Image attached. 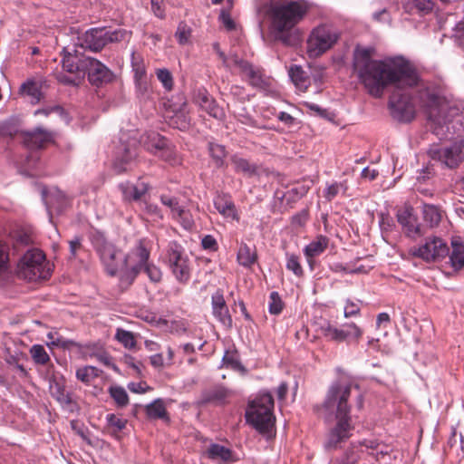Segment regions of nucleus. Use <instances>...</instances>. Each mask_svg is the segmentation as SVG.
<instances>
[{
	"label": "nucleus",
	"mask_w": 464,
	"mask_h": 464,
	"mask_svg": "<svg viewBox=\"0 0 464 464\" xmlns=\"http://www.w3.org/2000/svg\"><path fill=\"white\" fill-rule=\"evenodd\" d=\"M373 48L357 47L353 53V68L360 80L374 97H381L384 89L392 85L395 91L390 98L391 113L394 119L409 122L415 117V107L411 95L400 91L416 86L420 76L415 67L402 57L389 62L373 60Z\"/></svg>",
	"instance_id": "1"
},
{
	"label": "nucleus",
	"mask_w": 464,
	"mask_h": 464,
	"mask_svg": "<svg viewBox=\"0 0 464 464\" xmlns=\"http://www.w3.org/2000/svg\"><path fill=\"white\" fill-rule=\"evenodd\" d=\"M353 387L357 389L358 385L342 381L334 382L328 388L323 403L314 406L318 413L325 418L334 416L336 420V424L331 429L324 443L326 450L337 449L338 445L351 435L353 425L351 405L348 401Z\"/></svg>",
	"instance_id": "2"
},
{
	"label": "nucleus",
	"mask_w": 464,
	"mask_h": 464,
	"mask_svg": "<svg viewBox=\"0 0 464 464\" xmlns=\"http://www.w3.org/2000/svg\"><path fill=\"white\" fill-rule=\"evenodd\" d=\"M305 0H271L263 5L274 38L290 46L296 42L297 25L310 10Z\"/></svg>",
	"instance_id": "3"
},
{
	"label": "nucleus",
	"mask_w": 464,
	"mask_h": 464,
	"mask_svg": "<svg viewBox=\"0 0 464 464\" xmlns=\"http://www.w3.org/2000/svg\"><path fill=\"white\" fill-rule=\"evenodd\" d=\"M100 258L111 276L120 274L121 285H130L137 277L140 265L150 255V251L140 242L127 255L112 244L103 241L97 246Z\"/></svg>",
	"instance_id": "4"
},
{
	"label": "nucleus",
	"mask_w": 464,
	"mask_h": 464,
	"mask_svg": "<svg viewBox=\"0 0 464 464\" xmlns=\"http://www.w3.org/2000/svg\"><path fill=\"white\" fill-rule=\"evenodd\" d=\"M273 409L272 395L269 392L261 393L248 404L246 420L260 433L271 435L276 422Z\"/></svg>",
	"instance_id": "5"
},
{
	"label": "nucleus",
	"mask_w": 464,
	"mask_h": 464,
	"mask_svg": "<svg viewBox=\"0 0 464 464\" xmlns=\"http://www.w3.org/2000/svg\"><path fill=\"white\" fill-rule=\"evenodd\" d=\"M127 34L125 30H107L104 27L91 28L78 35L75 43L76 47L99 52L110 43L122 41Z\"/></svg>",
	"instance_id": "6"
},
{
	"label": "nucleus",
	"mask_w": 464,
	"mask_h": 464,
	"mask_svg": "<svg viewBox=\"0 0 464 464\" xmlns=\"http://www.w3.org/2000/svg\"><path fill=\"white\" fill-rule=\"evenodd\" d=\"M18 276L28 281L45 280L49 278L50 269L46 267L45 257L39 249L27 250L20 259L17 266Z\"/></svg>",
	"instance_id": "7"
},
{
	"label": "nucleus",
	"mask_w": 464,
	"mask_h": 464,
	"mask_svg": "<svg viewBox=\"0 0 464 464\" xmlns=\"http://www.w3.org/2000/svg\"><path fill=\"white\" fill-rule=\"evenodd\" d=\"M340 34L330 24H320L314 28L307 39V53L318 57L331 49L338 41Z\"/></svg>",
	"instance_id": "8"
},
{
	"label": "nucleus",
	"mask_w": 464,
	"mask_h": 464,
	"mask_svg": "<svg viewBox=\"0 0 464 464\" xmlns=\"http://www.w3.org/2000/svg\"><path fill=\"white\" fill-rule=\"evenodd\" d=\"M166 258L175 278L181 284L188 282L191 267L184 248L177 242H170L168 246Z\"/></svg>",
	"instance_id": "9"
},
{
	"label": "nucleus",
	"mask_w": 464,
	"mask_h": 464,
	"mask_svg": "<svg viewBox=\"0 0 464 464\" xmlns=\"http://www.w3.org/2000/svg\"><path fill=\"white\" fill-rule=\"evenodd\" d=\"M429 156L449 169H456L464 161V140L448 147L431 148Z\"/></svg>",
	"instance_id": "10"
},
{
	"label": "nucleus",
	"mask_w": 464,
	"mask_h": 464,
	"mask_svg": "<svg viewBox=\"0 0 464 464\" xmlns=\"http://www.w3.org/2000/svg\"><path fill=\"white\" fill-rule=\"evenodd\" d=\"M83 68L82 78L87 75L89 82L95 86L111 82L113 78V72L99 60L86 56L81 63Z\"/></svg>",
	"instance_id": "11"
},
{
	"label": "nucleus",
	"mask_w": 464,
	"mask_h": 464,
	"mask_svg": "<svg viewBox=\"0 0 464 464\" xmlns=\"http://www.w3.org/2000/svg\"><path fill=\"white\" fill-rule=\"evenodd\" d=\"M55 132L44 127L22 132V141L30 150H40L54 141Z\"/></svg>",
	"instance_id": "12"
},
{
	"label": "nucleus",
	"mask_w": 464,
	"mask_h": 464,
	"mask_svg": "<svg viewBox=\"0 0 464 464\" xmlns=\"http://www.w3.org/2000/svg\"><path fill=\"white\" fill-rule=\"evenodd\" d=\"M449 254L447 244L440 237L427 239L424 245L414 251V255L426 261L442 258Z\"/></svg>",
	"instance_id": "13"
},
{
	"label": "nucleus",
	"mask_w": 464,
	"mask_h": 464,
	"mask_svg": "<svg viewBox=\"0 0 464 464\" xmlns=\"http://www.w3.org/2000/svg\"><path fill=\"white\" fill-rule=\"evenodd\" d=\"M213 315L226 327H232V318L226 304L223 293L218 290L211 296Z\"/></svg>",
	"instance_id": "14"
},
{
	"label": "nucleus",
	"mask_w": 464,
	"mask_h": 464,
	"mask_svg": "<svg viewBox=\"0 0 464 464\" xmlns=\"http://www.w3.org/2000/svg\"><path fill=\"white\" fill-rule=\"evenodd\" d=\"M83 57L86 55H78L77 51H75V54L68 53L64 55L63 58V68L64 71L75 73L77 76L75 79H71L68 77H64L62 79L63 82L69 84H77L80 80L82 78L83 68H82V62L83 61Z\"/></svg>",
	"instance_id": "15"
},
{
	"label": "nucleus",
	"mask_w": 464,
	"mask_h": 464,
	"mask_svg": "<svg viewBox=\"0 0 464 464\" xmlns=\"http://www.w3.org/2000/svg\"><path fill=\"white\" fill-rule=\"evenodd\" d=\"M230 392L227 389L221 385H216L208 389H205L201 393L200 403L215 405H222L227 402Z\"/></svg>",
	"instance_id": "16"
},
{
	"label": "nucleus",
	"mask_w": 464,
	"mask_h": 464,
	"mask_svg": "<svg viewBox=\"0 0 464 464\" xmlns=\"http://www.w3.org/2000/svg\"><path fill=\"white\" fill-rule=\"evenodd\" d=\"M328 245L329 238L325 236L319 235L304 247V256H306L311 267L314 264V258L324 253Z\"/></svg>",
	"instance_id": "17"
},
{
	"label": "nucleus",
	"mask_w": 464,
	"mask_h": 464,
	"mask_svg": "<svg viewBox=\"0 0 464 464\" xmlns=\"http://www.w3.org/2000/svg\"><path fill=\"white\" fill-rule=\"evenodd\" d=\"M50 393L61 405L71 408L73 404L72 395L65 391L63 381L53 379L50 381L49 385Z\"/></svg>",
	"instance_id": "18"
},
{
	"label": "nucleus",
	"mask_w": 464,
	"mask_h": 464,
	"mask_svg": "<svg viewBox=\"0 0 464 464\" xmlns=\"http://www.w3.org/2000/svg\"><path fill=\"white\" fill-rule=\"evenodd\" d=\"M43 198L50 212L52 209H54L60 213L64 210L69 204L68 197L59 189L54 190L49 196L46 195L45 190H43Z\"/></svg>",
	"instance_id": "19"
},
{
	"label": "nucleus",
	"mask_w": 464,
	"mask_h": 464,
	"mask_svg": "<svg viewBox=\"0 0 464 464\" xmlns=\"http://www.w3.org/2000/svg\"><path fill=\"white\" fill-rule=\"evenodd\" d=\"M119 188L125 200H140L148 191V186L144 182H139L134 185L130 182L121 183Z\"/></svg>",
	"instance_id": "20"
},
{
	"label": "nucleus",
	"mask_w": 464,
	"mask_h": 464,
	"mask_svg": "<svg viewBox=\"0 0 464 464\" xmlns=\"http://www.w3.org/2000/svg\"><path fill=\"white\" fill-rule=\"evenodd\" d=\"M137 156L135 145H123L113 163L114 169L117 173L127 170V165Z\"/></svg>",
	"instance_id": "21"
},
{
	"label": "nucleus",
	"mask_w": 464,
	"mask_h": 464,
	"mask_svg": "<svg viewBox=\"0 0 464 464\" xmlns=\"http://www.w3.org/2000/svg\"><path fill=\"white\" fill-rule=\"evenodd\" d=\"M207 455L209 459L218 462L235 461L233 452L228 448L219 444H211L207 450Z\"/></svg>",
	"instance_id": "22"
},
{
	"label": "nucleus",
	"mask_w": 464,
	"mask_h": 464,
	"mask_svg": "<svg viewBox=\"0 0 464 464\" xmlns=\"http://www.w3.org/2000/svg\"><path fill=\"white\" fill-rule=\"evenodd\" d=\"M432 0H406L403 8L409 14L417 13L420 15L427 14L433 10Z\"/></svg>",
	"instance_id": "23"
},
{
	"label": "nucleus",
	"mask_w": 464,
	"mask_h": 464,
	"mask_svg": "<svg viewBox=\"0 0 464 464\" xmlns=\"http://www.w3.org/2000/svg\"><path fill=\"white\" fill-rule=\"evenodd\" d=\"M452 251L450 255L451 266L455 269L464 266V241L460 237H453L451 240Z\"/></svg>",
	"instance_id": "24"
},
{
	"label": "nucleus",
	"mask_w": 464,
	"mask_h": 464,
	"mask_svg": "<svg viewBox=\"0 0 464 464\" xmlns=\"http://www.w3.org/2000/svg\"><path fill=\"white\" fill-rule=\"evenodd\" d=\"M319 330L321 334L329 341H334L337 343L346 341V334H344L343 328L338 329L333 326L328 321L324 320L320 324Z\"/></svg>",
	"instance_id": "25"
},
{
	"label": "nucleus",
	"mask_w": 464,
	"mask_h": 464,
	"mask_svg": "<svg viewBox=\"0 0 464 464\" xmlns=\"http://www.w3.org/2000/svg\"><path fill=\"white\" fill-rule=\"evenodd\" d=\"M168 142L169 140L159 133H151L147 137L144 146L149 152L157 156Z\"/></svg>",
	"instance_id": "26"
},
{
	"label": "nucleus",
	"mask_w": 464,
	"mask_h": 464,
	"mask_svg": "<svg viewBox=\"0 0 464 464\" xmlns=\"http://www.w3.org/2000/svg\"><path fill=\"white\" fill-rule=\"evenodd\" d=\"M397 220L402 226L408 228L409 232L419 233V227L416 226V218L412 214L411 208H405L397 213Z\"/></svg>",
	"instance_id": "27"
},
{
	"label": "nucleus",
	"mask_w": 464,
	"mask_h": 464,
	"mask_svg": "<svg viewBox=\"0 0 464 464\" xmlns=\"http://www.w3.org/2000/svg\"><path fill=\"white\" fill-rule=\"evenodd\" d=\"M419 100L423 107L433 109L439 105L440 98L434 90L425 87L419 91Z\"/></svg>",
	"instance_id": "28"
},
{
	"label": "nucleus",
	"mask_w": 464,
	"mask_h": 464,
	"mask_svg": "<svg viewBox=\"0 0 464 464\" xmlns=\"http://www.w3.org/2000/svg\"><path fill=\"white\" fill-rule=\"evenodd\" d=\"M231 161L237 172H241L247 177H252L257 173L256 165L249 162L246 159L233 156Z\"/></svg>",
	"instance_id": "29"
},
{
	"label": "nucleus",
	"mask_w": 464,
	"mask_h": 464,
	"mask_svg": "<svg viewBox=\"0 0 464 464\" xmlns=\"http://www.w3.org/2000/svg\"><path fill=\"white\" fill-rule=\"evenodd\" d=\"M214 205L216 209L223 216L227 218H235L236 217V208L232 200L226 196L218 197Z\"/></svg>",
	"instance_id": "30"
},
{
	"label": "nucleus",
	"mask_w": 464,
	"mask_h": 464,
	"mask_svg": "<svg viewBox=\"0 0 464 464\" xmlns=\"http://www.w3.org/2000/svg\"><path fill=\"white\" fill-rule=\"evenodd\" d=\"M146 413L150 419L169 420L168 412L161 399H157L146 406Z\"/></svg>",
	"instance_id": "31"
},
{
	"label": "nucleus",
	"mask_w": 464,
	"mask_h": 464,
	"mask_svg": "<svg viewBox=\"0 0 464 464\" xmlns=\"http://www.w3.org/2000/svg\"><path fill=\"white\" fill-rule=\"evenodd\" d=\"M288 74L294 84L299 89H306L308 78L306 73L300 65H291L288 70Z\"/></svg>",
	"instance_id": "32"
},
{
	"label": "nucleus",
	"mask_w": 464,
	"mask_h": 464,
	"mask_svg": "<svg viewBox=\"0 0 464 464\" xmlns=\"http://www.w3.org/2000/svg\"><path fill=\"white\" fill-rule=\"evenodd\" d=\"M422 215L424 221L430 227L438 226L441 219L440 211L434 205L424 204L422 207Z\"/></svg>",
	"instance_id": "33"
},
{
	"label": "nucleus",
	"mask_w": 464,
	"mask_h": 464,
	"mask_svg": "<svg viewBox=\"0 0 464 464\" xmlns=\"http://www.w3.org/2000/svg\"><path fill=\"white\" fill-rule=\"evenodd\" d=\"M150 256L146 258L144 262H142L140 265V267H138L137 276L141 272H145L150 278V280L153 283H159L162 278V273L161 270L155 266L154 264H151L149 262Z\"/></svg>",
	"instance_id": "34"
},
{
	"label": "nucleus",
	"mask_w": 464,
	"mask_h": 464,
	"mask_svg": "<svg viewBox=\"0 0 464 464\" xmlns=\"http://www.w3.org/2000/svg\"><path fill=\"white\" fill-rule=\"evenodd\" d=\"M237 261L241 266L250 267L256 261V253L246 244H242L237 252Z\"/></svg>",
	"instance_id": "35"
},
{
	"label": "nucleus",
	"mask_w": 464,
	"mask_h": 464,
	"mask_svg": "<svg viewBox=\"0 0 464 464\" xmlns=\"http://www.w3.org/2000/svg\"><path fill=\"white\" fill-rule=\"evenodd\" d=\"M208 151L215 166L217 168L224 167L225 159L227 157V151L225 147L218 143L209 142Z\"/></svg>",
	"instance_id": "36"
},
{
	"label": "nucleus",
	"mask_w": 464,
	"mask_h": 464,
	"mask_svg": "<svg viewBox=\"0 0 464 464\" xmlns=\"http://www.w3.org/2000/svg\"><path fill=\"white\" fill-rule=\"evenodd\" d=\"M20 92L23 94L30 96L33 100L38 102L41 100V85L34 80H27L20 87Z\"/></svg>",
	"instance_id": "37"
},
{
	"label": "nucleus",
	"mask_w": 464,
	"mask_h": 464,
	"mask_svg": "<svg viewBox=\"0 0 464 464\" xmlns=\"http://www.w3.org/2000/svg\"><path fill=\"white\" fill-rule=\"evenodd\" d=\"M173 112L174 114L171 116L166 115V118L169 119V124L179 130H186L189 126L188 116L182 110Z\"/></svg>",
	"instance_id": "38"
},
{
	"label": "nucleus",
	"mask_w": 464,
	"mask_h": 464,
	"mask_svg": "<svg viewBox=\"0 0 464 464\" xmlns=\"http://www.w3.org/2000/svg\"><path fill=\"white\" fill-rule=\"evenodd\" d=\"M360 458L356 447L351 446L342 457L333 459L330 464H357Z\"/></svg>",
	"instance_id": "39"
},
{
	"label": "nucleus",
	"mask_w": 464,
	"mask_h": 464,
	"mask_svg": "<svg viewBox=\"0 0 464 464\" xmlns=\"http://www.w3.org/2000/svg\"><path fill=\"white\" fill-rule=\"evenodd\" d=\"M109 393L114 400L117 407L124 408L129 403V396L124 388L121 386H111L109 388Z\"/></svg>",
	"instance_id": "40"
},
{
	"label": "nucleus",
	"mask_w": 464,
	"mask_h": 464,
	"mask_svg": "<svg viewBox=\"0 0 464 464\" xmlns=\"http://www.w3.org/2000/svg\"><path fill=\"white\" fill-rule=\"evenodd\" d=\"M158 158L168 162L170 165H177L180 163V159L177 154L174 146L169 141L168 144L157 155Z\"/></svg>",
	"instance_id": "41"
},
{
	"label": "nucleus",
	"mask_w": 464,
	"mask_h": 464,
	"mask_svg": "<svg viewBox=\"0 0 464 464\" xmlns=\"http://www.w3.org/2000/svg\"><path fill=\"white\" fill-rule=\"evenodd\" d=\"M132 68L134 72V78L137 83V86L140 90L146 89V70L144 65L141 63H139L135 60V57H132Z\"/></svg>",
	"instance_id": "42"
},
{
	"label": "nucleus",
	"mask_w": 464,
	"mask_h": 464,
	"mask_svg": "<svg viewBox=\"0 0 464 464\" xmlns=\"http://www.w3.org/2000/svg\"><path fill=\"white\" fill-rule=\"evenodd\" d=\"M30 353L33 360L37 364L44 365L50 361V357L43 345H33L30 349Z\"/></svg>",
	"instance_id": "43"
},
{
	"label": "nucleus",
	"mask_w": 464,
	"mask_h": 464,
	"mask_svg": "<svg viewBox=\"0 0 464 464\" xmlns=\"http://www.w3.org/2000/svg\"><path fill=\"white\" fill-rule=\"evenodd\" d=\"M244 79H246L249 84L254 87H261L264 83L263 74L259 68L250 66L246 73L244 75Z\"/></svg>",
	"instance_id": "44"
},
{
	"label": "nucleus",
	"mask_w": 464,
	"mask_h": 464,
	"mask_svg": "<svg viewBox=\"0 0 464 464\" xmlns=\"http://www.w3.org/2000/svg\"><path fill=\"white\" fill-rule=\"evenodd\" d=\"M115 338L127 349H132L136 345L134 334L131 332L117 329Z\"/></svg>",
	"instance_id": "45"
},
{
	"label": "nucleus",
	"mask_w": 464,
	"mask_h": 464,
	"mask_svg": "<svg viewBox=\"0 0 464 464\" xmlns=\"http://www.w3.org/2000/svg\"><path fill=\"white\" fill-rule=\"evenodd\" d=\"M99 371L94 366H85L76 371V377L82 382L89 383L92 380L98 377Z\"/></svg>",
	"instance_id": "46"
},
{
	"label": "nucleus",
	"mask_w": 464,
	"mask_h": 464,
	"mask_svg": "<svg viewBox=\"0 0 464 464\" xmlns=\"http://www.w3.org/2000/svg\"><path fill=\"white\" fill-rule=\"evenodd\" d=\"M24 357V355L22 353H11L8 352L5 357V361L7 364L14 366L20 372L21 376L26 377L28 375L27 371L19 363L21 358Z\"/></svg>",
	"instance_id": "47"
},
{
	"label": "nucleus",
	"mask_w": 464,
	"mask_h": 464,
	"mask_svg": "<svg viewBox=\"0 0 464 464\" xmlns=\"http://www.w3.org/2000/svg\"><path fill=\"white\" fill-rule=\"evenodd\" d=\"M156 75L158 80L162 83L166 91H171L173 89V76L168 69H157Z\"/></svg>",
	"instance_id": "48"
},
{
	"label": "nucleus",
	"mask_w": 464,
	"mask_h": 464,
	"mask_svg": "<svg viewBox=\"0 0 464 464\" xmlns=\"http://www.w3.org/2000/svg\"><path fill=\"white\" fill-rule=\"evenodd\" d=\"M202 110L215 119L222 120L225 118L223 108H221L213 98L211 99V102H208Z\"/></svg>",
	"instance_id": "49"
},
{
	"label": "nucleus",
	"mask_w": 464,
	"mask_h": 464,
	"mask_svg": "<svg viewBox=\"0 0 464 464\" xmlns=\"http://www.w3.org/2000/svg\"><path fill=\"white\" fill-rule=\"evenodd\" d=\"M361 445L366 447L367 449L376 450V453L371 452L370 454L373 456L377 460L380 459V456H384L388 453L387 450H384V446L376 440H365L362 442H361Z\"/></svg>",
	"instance_id": "50"
},
{
	"label": "nucleus",
	"mask_w": 464,
	"mask_h": 464,
	"mask_svg": "<svg viewBox=\"0 0 464 464\" xmlns=\"http://www.w3.org/2000/svg\"><path fill=\"white\" fill-rule=\"evenodd\" d=\"M173 218H178L185 229L189 230L194 226V220L192 218V216L188 211L185 210L182 208L179 209V211L176 213L175 216H173Z\"/></svg>",
	"instance_id": "51"
},
{
	"label": "nucleus",
	"mask_w": 464,
	"mask_h": 464,
	"mask_svg": "<svg viewBox=\"0 0 464 464\" xmlns=\"http://www.w3.org/2000/svg\"><path fill=\"white\" fill-rule=\"evenodd\" d=\"M106 420L111 429H112V432L116 433L122 430L127 424V420L124 419H121L115 414H108L106 416Z\"/></svg>",
	"instance_id": "52"
},
{
	"label": "nucleus",
	"mask_w": 464,
	"mask_h": 464,
	"mask_svg": "<svg viewBox=\"0 0 464 464\" xmlns=\"http://www.w3.org/2000/svg\"><path fill=\"white\" fill-rule=\"evenodd\" d=\"M283 302L281 297L277 292H272L270 294V302H269V312L273 314H278L283 310Z\"/></svg>",
	"instance_id": "53"
},
{
	"label": "nucleus",
	"mask_w": 464,
	"mask_h": 464,
	"mask_svg": "<svg viewBox=\"0 0 464 464\" xmlns=\"http://www.w3.org/2000/svg\"><path fill=\"white\" fill-rule=\"evenodd\" d=\"M343 330L344 331V334H346V341L349 339H354L358 341L362 335V329L355 324H343Z\"/></svg>",
	"instance_id": "54"
},
{
	"label": "nucleus",
	"mask_w": 464,
	"mask_h": 464,
	"mask_svg": "<svg viewBox=\"0 0 464 464\" xmlns=\"http://www.w3.org/2000/svg\"><path fill=\"white\" fill-rule=\"evenodd\" d=\"M223 362L226 366L230 367L233 370L237 371H245V367L241 364V362L237 360L236 354L226 352L223 357Z\"/></svg>",
	"instance_id": "55"
},
{
	"label": "nucleus",
	"mask_w": 464,
	"mask_h": 464,
	"mask_svg": "<svg viewBox=\"0 0 464 464\" xmlns=\"http://www.w3.org/2000/svg\"><path fill=\"white\" fill-rule=\"evenodd\" d=\"M175 35L180 44H185L190 37V29L185 23H180Z\"/></svg>",
	"instance_id": "56"
},
{
	"label": "nucleus",
	"mask_w": 464,
	"mask_h": 464,
	"mask_svg": "<svg viewBox=\"0 0 464 464\" xmlns=\"http://www.w3.org/2000/svg\"><path fill=\"white\" fill-rule=\"evenodd\" d=\"M32 243L31 236L24 231H17L14 235V247L26 246Z\"/></svg>",
	"instance_id": "57"
},
{
	"label": "nucleus",
	"mask_w": 464,
	"mask_h": 464,
	"mask_svg": "<svg viewBox=\"0 0 464 464\" xmlns=\"http://www.w3.org/2000/svg\"><path fill=\"white\" fill-rule=\"evenodd\" d=\"M160 200L163 205L170 208L173 216H175L179 209L181 208V207L179 205L178 199L174 197L162 195L160 197Z\"/></svg>",
	"instance_id": "58"
},
{
	"label": "nucleus",
	"mask_w": 464,
	"mask_h": 464,
	"mask_svg": "<svg viewBox=\"0 0 464 464\" xmlns=\"http://www.w3.org/2000/svg\"><path fill=\"white\" fill-rule=\"evenodd\" d=\"M286 267L287 269L293 271L294 274L297 276H301L303 275V269L298 261V257L294 255L288 257Z\"/></svg>",
	"instance_id": "59"
},
{
	"label": "nucleus",
	"mask_w": 464,
	"mask_h": 464,
	"mask_svg": "<svg viewBox=\"0 0 464 464\" xmlns=\"http://www.w3.org/2000/svg\"><path fill=\"white\" fill-rule=\"evenodd\" d=\"M211 99H212V96L210 94H208L207 91L203 90V91H198L196 93V95L194 97V102L198 106H199L201 109H203L204 107H206V105L208 102H211Z\"/></svg>",
	"instance_id": "60"
},
{
	"label": "nucleus",
	"mask_w": 464,
	"mask_h": 464,
	"mask_svg": "<svg viewBox=\"0 0 464 464\" xmlns=\"http://www.w3.org/2000/svg\"><path fill=\"white\" fill-rule=\"evenodd\" d=\"M211 99H212V96L210 94H208L207 91L203 90V91H198L196 93V95L194 97V102L198 106H199L201 109H203L204 107H206V105L208 102H211Z\"/></svg>",
	"instance_id": "61"
},
{
	"label": "nucleus",
	"mask_w": 464,
	"mask_h": 464,
	"mask_svg": "<svg viewBox=\"0 0 464 464\" xmlns=\"http://www.w3.org/2000/svg\"><path fill=\"white\" fill-rule=\"evenodd\" d=\"M340 188L347 189V186L344 183H334L330 185L325 191L324 197L328 201H331L339 192Z\"/></svg>",
	"instance_id": "62"
},
{
	"label": "nucleus",
	"mask_w": 464,
	"mask_h": 464,
	"mask_svg": "<svg viewBox=\"0 0 464 464\" xmlns=\"http://www.w3.org/2000/svg\"><path fill=\"white\" fill-rule=\"evenodd\" d=\"M7 246L0 242V275L5 272L7 268Z\"/></svg>",
	"instance_id": "63"
},
{
	"label": "nucleus",
	"mask_w": 464,
	"mask_h": 464,
	"mask_svg": "<svg viewBox=\"0 0 464 464\" xmlns=\"http://www.w3.org/2000/svg\"><path fill=\"white\" fill-rule=\"evenodd\" d=\"M219 20L228 31L235 29V22L233 21V19L231 18L230 14L224 10L221 11Z\"/></svg>",
	"instance_id": "64"
}]
</instances>
